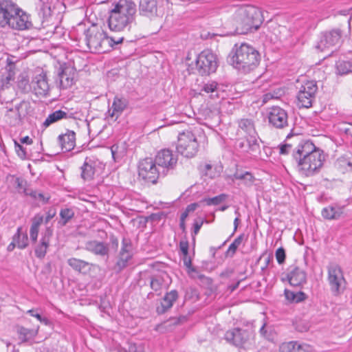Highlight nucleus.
Segmentation results:
<instances>
[{
    "mask_svg": "<svg viewBox=\"0 0 352 352\" xmlns=\"http://www.w3.org/2000/svg\"><path fill=\"white\" fill-rule=\"evenodd\" d=\"M286 279L293 287L302 288L307 283V273L297 266H291L287 270Z\"/></svg>",
    "mask_w": 352,
    "mask_h": 352,
    "instance_id": "a211bd4d",
    "label": "nucleus"
},
{
    "mask_svg": "<svg viewBox=\"0 0 352 352\" xmlns=\"http://www.w3.org/2000/svg\"><path fill=\"white\" fill-rule=\"evenodd\" d=\"M199 206V204L197 203H192L187 206L186 208V210L190 213L192 212H194Z\"/></svg>",
    "mask_w": 352,
    "mask_h": 352,
    "instance_id": "69168bd1",
    "label": "nucleus"
},
{
    "mask_svg": "<svg viewBox=\"0 0 352 352\" xmlns=\"http://www.w3.org/2000/svg\"><path fill=\"white\" fill-rule=\"evenodd\" d=\"M32 27L30 16L16 3L10 0H0V28L25 30Z\"/></svg>",
    "mask_w": 352,
    "mask_h": 352,
    "instance_id": "f03ea898",
    "label": "nucleus"
},
{
    "mask_svg": "<svg viewBox=\"0 0 352 352\" xmlns=\"http://www.w3.org/2000/svg\"><path fill=\"white\" fill-rule=\"evenodd\" d=\"M59 215L60 220L58 224L63 227L66 226L74 217L75 212L72 208L64 207L60 209Z\"/></svg>",
    "mask_w": 352,
    "mask_h": 352,
    "instance_id": "e433bc0d",
    "label": "nucleus"
},
{
    "mask_svg": "<svg viewBox=\"0 0 352 352\" xmlns=\"http://www.w3.org/2000/svg\"><path fill=\"white\" fill-rule=\"evenodd\" d=\"M109 241H110V243H111L112 247L115 249H117L118 247V244H119L118 238L116 236H115L114 235L111 234L109 237Z\"/></svg>",
    "mask_w": 352,
    "mask_h": 352,
    "instance_id": "0e129e2a",
    "label": "nucleus"
},
{
    "mask_svg": "<svg viewBox=\"0 0 352 352\" xmlns=\"http://www.w3.org/2000/svg\"><path fill=\"white\" fill-rule=\"evenodd\" d=\"M328 280L331 289L335 296L341 293V287L344 282V278L341 267L336 264L328 267Z\"/></svg>",
    "mask_w": 352,
    "mask_h": 352,
    "instance_id": "ddd939ff",
    "label": "nucleus"
},
{
    "mask_svg": "<svg viewBox=\"0 0 352 352\" xmlns=\"http://www.w3.org/2000/svg\"><path fill=\"white\" fill-rule=\"evenodd\" d=\"M344 206L338 204L329 205L321 211L322 217L327 220H338L344 212Z\"/></svg>",
    "mask_w": 352,
    "mask_h": 352,
    "instance_id": "cd10ccee",
    "label": "nucleus"
},
{
    "mask_svg": "<svg viewBox=\"0 0 352 352\" xmlns=\"http://www.w3.org/2000/svg\"><path fill=\"white\" fill-rule=\"evenodd\" d=\"M243 13L246 18H248L250 21L252 26L254 27V30H257L262 23L261 12L256 8L251 6L248 7Z\"/></svg>",
    "mask_w": 352,
    "mask_h": 352,
    "instance_id": "2f4dec72",
    "label": "nucleus"
},
{
    "mask_svg": "<svg viewBox=\"0 0 352 352\" xmlns=\"http://www.w3.org/2000/svg\"><path fill=\"white\" fill-rule=\"evenodd\" d=\"M97 162L90 158L86 157L85 160L80 167L81 177L84 180H91L94 178L96 173Z\"/></svg>",
    "mask_w": 352,
    "mask_h": 352,
    "instance_id": "7c9ffc66",
    "label": "nucleus"
},
{
    "mask_svg": "<svg viewBox=\"0 0 352 352\" xmlns=\"http://www.w3.org/2000/svg\"><path fill=\"white\" fill-rule=\"evenodd\" d=\"M178 296V292L175 289H173L170 292H167L162 299L160 305L157 307V313L158 314H164L166 313L173 307V303L177 300Z\"/></svg>",
    "mask_w": 352,
    "mask_h": 352,
    "instance_id": "b1692460",
    "label": "nucleus"
},
{
    "mask_svg": "<svg viewBox=\"0 0 352 352\" xmlns=\"http://www.w3.org/2000/svg\"><path fill=\"white\" fill-rule=\"evenodd\" d=\"M85 249L94 255L105 258L106 261H107L109 257V245L104 242L98 241L97 240L87 241L85 243Z\"/></svg>",
    "mask_w": 352,
    "mask_h": 352,
    "instance_id": "aec40b11",
    "label": "nucleus"
},
{
    "mask_svg": "<svg viewBox=\"0 0 352 352\" xmlns=\"http://www.w3.org/2000/svg\"><path fill=\"white\" fill-rule=\"evenodd\" d=\"M341 36V30L338 29L322 33L316 47L320 51H324L326 49L336 46L340 43Z\"/></svg>",
    "mask_w": 352,
    "mask_h": 352,
    "instance_id": "2eb2a0df",
    "label": "nucleus"
},
{
    "mask_svg": "<svg viewBox=\"0 0 352 352\" xmlns=\"http://www.w3.org/2000/svg\"><path fill=\"white\" fill-rule=\"evenodd\" d=\"M138 175L144 181L155 184L162 176L161 171L157 167L155 160L151 157H146L138 163Z\"/></svg>",
    "mask_w": 352,
    "mask_h": 352,
    "instance_id": "9d476101",
    "label": "nucleus"
},
{
    "mask_svg": "<svg viewBox=\"0 0 352 352\" xmlns=\"http://www.w3.org/2000/svg\"><path fill=\"white\" fill-rule=\"evenodd\" d=\"M68 118L67 112L63 110H56L52 113L49 114L43 122L42 126L44 128H47L51 124H54L63 119H67Z\"/></svg>",
    "mask_w": 352,
    "mask_h": 352,
    "instance_id": "72a5a7b5",
    "label": "nucleus"
},
{
    "mask_svg": "<svg viewBox=\"0 0 352 352\" xmlns=\"http://www.w3.org/2000/svg\"><path fill=\"white\" fill-rule=\"evenodd\" d=\"M336 69L340 75H345L352 72V62L349 60H339L336 63Z\"/></svg>",
    "mask_w": 352,
    "mask_h": 352,
    "instance_id": "a19ab883",
    "label": "nucleus"
},
{
    "mask_svg": "<svg viewBox=\"0 0 352 352\" xmlns=\"http://www.w3.org/2000/svg\"><path fill=\"white\" fill-rule=\"evenodd\" d=\"M32 86L34 94L37 96L44 97L48 95L50 85L47 81L46 73L41 71L36 74L32 80Z\"/></svg>",
    "mask_w": 352,
    "mask_h": 352,
    "instance_id": "6ab92c4d",
    "label": "nucleus"
},
{
    "mask_svg": "<svg viewBox=\"0 0 352 352\" xmlns=\"http://www.w3.org/2000/svg\"><path fill=\"white\" fill-rule=\"evenodd\" d=\"M259 333L262 337L267 340H272L274 339L272 330L270 327L266 326V323L263 324L259 330Z\"/></svg>",
    "mask_w": 352,
    "mask_h": 352,
    "instance_id": "49530a36",
    "label": "nucleus"
},
{
    "mask_svg": "<svg viewBox=\"0 0 352 352\" xmlns=\"http://www.w3.org/2000/svg\"><path fill=\"white\" fill-rule=\"evenodd\" d=\"M237 248H238V247H236L235 245V244L232 243L230 245V246L228 247V249L227 250V251L226 252V256L230 257V258L233 257L236 252Z\"/></svg>",
    "mask_w": 352,
    "mask_h": 352,
    "instance_id": "bf43d9fd",
    "label": "nucleus"
},
{
    "mask_svg": "<svg viewBox=\"0 0 352 352\" xmlns=\"http://www.w3.org/2000/svg\"><path fill=\"white\" fill-rule=\"evenodd\" d=\"M32 198L35 199H38L42 201L44 204H46L48 202L50 197L45 198L44 195L41 192H37L36 190H31L29 192L28 195Z\"/></svg>",
    "mask_w": 352,
    "mask_h": 352,
    "instance_id": "864d4df0",
    "label": "nucleus"
},
{
    "mask_svg": "<svg viewBox=\"0 0 352 352\" xmlns=\"http://www.w3.org/2000/svg\"><path fill=\"white\" fill-rule=\"evenodd\" d=\"M15 184L19 192H23L25 195H28L30 190L27 188V182L21 177H16L15 179Z\"/></svg>",
    "mask_w": 352,
    "mask_h": 352,
    "instance_id": "09e8293b",
    "label": "nucleus"
},
{
    "mask_svg": "<svg viewBox=\"0 0 352 352\" xmlns=\"http://www.w3.org/2000/svg\"><path fill=\"white\" fill-rule=\"evenodd\" d=\"M15 59L16 57L10 56L6 52L0 51V67L6 63V69L8 72L6 76L4 75L0 76V87L8 85L14 78L15 63L16 62Z\"/></svg>",
    "mask_w": 352,
    "mask_h": 352,
    "instance_id": "4468645a",
    "label": "nucleus"
},
{
    "mask_svg": "<svg viewBox=\"0 0 352 352\" xmlns=\"http://www.w3.org/2000/svg\"><path fill=\"white\" fill-rule=\"evenodd\" d=\"M254 331L252 326L234 327L228 330L224 339L228 343L239 349H248L254 344Z\"/></svg>",
    "mask_w": 352,
    "mask_h": 352,
    "instance_id": "423d86ee",
    "label": "nucleus"
},
{
    "mask_svg": "<svg viewBox=\"0 0 352 352\" xmlns=\"http://www.w3.org/2000/svg\"><path fill=\"white\" fill-rule=\"evenodd\" d=\"M133 256L131 255L123 254L119 252L117 257V261L113 267V270L117 273L121 272L124 268H126L128 266L129 262L131 260Z\"/></svg>",
    "mask_w": 352,
    "mask_h": 352,
    "instance_id": "c9c22d12",
    "label": "nucleus"
},
{
    "mask_svg": "<svg viewBox=\"0 0 352 352\" xmlns=\"http://www.w3.org/2000/svg\"><path fill=\"white\" fill-rule=\"evenodd\" d=\"M157 167L161 171L162 177L173 171L177 163V156L168 148L162 149L157 152L155 159Z\"/></svg>",
    "mask_w": 352,
    "mask_h": 352,
    "instance_id": "1a4fd4ad",
    "label": "nucleus"
},
{
    "mask_svg": "<svg viewBox=\"0 0 352 352\" xmlns=\"http://www.w3.org/2000/svg\"><path fill=\"white\" fill-rule=\"evenodd\" d=\"M292 158L298 173L305 177L318 174L325 160L324 152L309 140H300L293 149Z\"/></svg>",
    "mask_w": 352,
    "mask_h": 352,
    "instance_id": "f257e3e1",
    "label": "nucleus"
},
{
    "mask_svg": "<svg viewBox=\"0 0 352 352\" xmlns=\"http://www.w3.org/2000/svg\"><path fill=\"white\" fill-rule=\"evenodd\" d=\"M68 265L74 271L86 274L91 270V263L74 257L67 259Z\"/></svg>",
    "mask_w": 352,
    "mask_h": 352,
    "instance_id": "c85d7f7f",
    "label": "nucleus"
},
{
    "mask_svg": "<svg viewBox=\"0 0 352 352\" xmlns=\"http://www.w3.org/2000/svg\"><path fill=\"white\" fill-rule=\"evenodd\" d=\"M126 352H144V346L142 344H137L135 343L129 342L128 348H123Z\"/></svg>",
    "mask_w": 352,
    "mask_h": 352,
    "instance_id": "3c124183",
    "label": "nucleus"
},
{
    "mask_svg": "<svg viewBox=\"0 0 352 352\" xmlns=\"http://www.w3.org/2000/svg\"><path fill=\"white\" fill-rule=\"evenodd\" d=\"M236 149L245 153H254L259 148V144L255 136L237 139L235 142Z\"/></svg>",
    "mask_w": 352,
    "mask_h": 352,
    "instance_id": "412c9836",
    "label": "nucleus"
},
{
    "mask_svg": "<svg viewBox=\"0 0 352 352\" xmlns=\"http://www.w3.org/2000/svg\"><path fill=\"white\" fill-rule=\"evenodd\" d=\"M245 239H246L245 235V234L243 233L239 235L232 243L235 244L236 247L239 248L242 243V242L245 240Z\"/></svg>",
    "mask_w": 352,
    "mask_h": 352,
    "instance_id": "e2e57ef3",
    "label": "nucleus"
},
{
    "mask_svg": "<svg viewBox=\"0 0 352 352\" xmlns=\"http://www.w3.org/2000/svg\"><path fill=\"white\" fill-rule=\"evenodd\" d=\"M56 215V211L55 210H49L47 212V216L45 217V223H47L52 218L54 217V216Z\"/></svg>",
    "mask_w": 352,
    "mask_h": 352,
    "instance_id": "338daca9",
    "label": "nucleus"
},
{
    "mask_svg": "<svg viewBox=\"0 0 352 352\" xmlns=\"http://www.w3.org/2000/svg\"><path fill=\"white\" fill-rule=\"evenodd\" d=\"M58 142L63 152L71 151L76 146L75 132L67 129L65 133L58 135Z\"/></svg>",
    "mask_w": 352,
    "mask_h": 352,
    "instance_id": "4be33fe9",
    "label": "nucleus"
},
{
    "mask_svg": "<svg viewBox=\"0 0 352 352\" xmlns=\"http://www.w3.org/2000/svg\"><path fill=\"white\" fill-rule=\"evenodd\" d=\"M172 282L169 274L164 271L149 276L151 288L158 294H160L164 289H167Z\"/></svg>",
    "mask_w": 352,
    "mask_h": 352,
    "instance_id": "dca6fc26",
    "label": "nucleus"
},
{
    "mask_svg": "<svg viewBox=\"0 0 352 352\" xmlns=\"http://www.w3.org/2000/svg\"><path fill=\"white\" fill-rule=\"evenodd\" d=\"M38 230H39V228H38V227H34V226L30 227V239L32 241V242L36 241L38 234Z\"/></svg>",
    "mask_w": 352,
    "mask_h": 352,
    "instance_id": "13d9d810",
    "label": "nucleus"
},
{
    "mask_svg": "<svg viewBox=\"0 0 352 352\" xmlns=\"http://www.w3.org/2000/svg\"><path fill=\"white\" fill-rule=\"evenodd\" d=\"M120 252L133 256V245L131 239L123 237Z\"/></svg>",
    "mask_w": 352,
    "mask_h": 352,
    "instance_id": "a18cd8bd",
    "label": "nucleus"
},
{
    "mask_svg": "<svg viewBox=\"0 0 352 352\" xmlns=\"http://www.w3.org/2000/svg\"><path fill=\"white\" fill-rule=\"evenodd\" d=\"M226 195L225 194H221L212 198L205 199L204 201H205L208 206H217L223 202L226 199Z\"/></svg>",
    "mask_w": 352,
    "mask_h": 352,
    "instance_id": "de8ad7c7",
    "label": "nucleus"
},
{
    "mask_svg": "<svg viewBox=\"0 0 352 352\" xmlns=\"http://www.w3.org/2000/svg\"><path fill=\"white\" fill-rule=\"evenodd\" d=\"M137 6L133 0H119L110 11L108 26L111 31L121 32L131 28L135 22Z\"/></svg>",
    "mask_w": 352,
    "mask_h": 352,
    "instance_id": "7ed1b4c3",
    "label": "nucleus"
},
{
    "mask_svg": "<svg viewBox=\"0 0 352 352\" xmlns=\"http://www.w3.org/2000/svg\"><path fill=\"white\" fill-rule=\"evenodd\" d=\"M129 105V100L124 97L115 96L112 103L111 109H109L108 113L111 118L116 120L126 109Z\"/></svg>",
    "mask_w": 352,
    "mask_h": 352,
    "instance_id": "393cba45",
    "label": "nucleus"
},
{
    "mask_svg": "<svg viewBox=\"0 0 352 352\" xmlns=\"http://www.w3.org/2000/svg\"><path fill=\"white\" fill-rule=\"evenodd\" d=\"M76 75V69L74 67L66 64L60 65L58 69L60 87L63 89L71 87L74 83Z\"/></svg>",
    "mask_w": 352,
    "mask_h": 352,
    "instance_id": "f3484780",
    "label": "nucleus"
},
{
    "mask_svg": "<svg viewBox=\"0 0 352 352\" xmlns=\"http://www.w3.org/2000/svg\"><path fill=\"white\" fill-rule=\"evenodd\" d=\"M295 147H293L292 144H285L280 146V154L281 155H287L289 153L293 152V149Z\"/></svg>",
    "mask_w": 352,
    "mask_h": 352,
    "instance_id": "6e6d98bb",
    "label": "nucleus"
},
{
    "mask_svg": "<svg viewBox=\"0 0 352 352\" xmlns=\"http://www.w3.org/2000/svg\"><path fill=\"white\" fill-rule=\"evenodd\" d=\"M17 85L23 93L30 91L32 87V83L30 84V80L27 75L21 74L18 78Z\"/></svg>",
    "mask_w": 352,
    "mask_h": 352,
    "instance_id": "79ce46f5",
    "label": "nucleus"
},
{
    "mask_svg": "<svg viewBox=\"0 0 352 352\" xmlns=\"http://www.w3.org/2000/svg\"><path fill=\"white\" fill-rule=\"evenodd\" d=\"M176 149L177 153L185 157L191 158L195 156L199 150V143L195 135L188 131L179 133Z\"/></svg>",
    "mask_w": 352,
    "mask_h": 352,
    "instance_id": "6e6552de",
    "label": "nucleus"
},
{
    "mask_svg": "<svg viewBox=\"0 0 352 352\" xmlns=\"http://www.w3.org/2000/svg\"><path fill=\"white\" fill-rule=\"evenodd\" d=\"M218 67L217 55L209 50L202 51L195 60V69L201 76H209Z\"/></svg>",
    "mask_w": 352,
    "mask_h": 352,
    "instance_id": "0eeeda50",
    "label": "nucleus"
},
{
    "mask_svg": "<svg viewBox=\"0 0 352 352\" xmlns=\"http://www.w3.org/2000/svg\"><path fill=\"white\" fill-rule=\"evenodd\" d=\"M52 234L46 232L44 235L41 238L38 243L34 248L35 256L40 259H43L47 253V249L50 246V236Z\"/></svg>",
    "mask_w": 352,
    "mask_h": 352,
    "instance_id": "c756f323",
    "label": "nucleus"
},
{
    "mask_svg": "<svg viewBox=\"0 0 352 352\" xmlns=\"http://www.w3.org/2000/svg\"><path fill=\"white\" fill-rule=\"evenodd\" d=\"M276 258L278 264H283L285 261L286 254L285 250L283 248L280 247L278 248L275 253Z\"/></svg>",
    "mask_w": 352,
    "mask_h": 352,
    "instance_id": "603ef678",
    "label": "nucleus"
},
{
    "mask_svg": "<svg viewBox=\"0 0 352 352\" xmlns=\"http://www.w3.org/2000/svg\"><path fill=\"white\" fill-rule=\"evenodd\" d=\"M41 3L38 12L41 25L46 28L50 25L53 20V10L51 6L47 3L48 0H39Z\"/></svg>",
    "mask_w": 352,
    "mask_h": 352,
    "instance_id": "5701e85b",
    "label": "nucleus"
},
{
    "mask_svg": "<svg viewBox=\"0 0 352 352\" xmlns=\"http://www.w3.org/2000/svg\"><path fill=\"white\" fill-rule=\"evenodd\" d=\"M279 352H312L310 345L297 341L283 342L280 345Z\"/></svg>",
    "mask_w": 352,
    "mask_h": 352,
    "instance_id": "bb28decb",
    "label": "nucleus"
},
{
    "mask_svg": "<svg viewBox=\"0 0 352 352\" xmlns=\"http://www.w3.org/2000/svg\"><path fill=\"white\" fill-rule=\"evenodd\" d=\"M189 243L186 239H182L179 241V250L182 254V261L184 265L187 268L188 274L196 273L197 270L192 265V258L188 253Z\"/></svg>",
    "mask_w": 352,
    "mask_h": 352,
    "instance_id": "a878e982",
    "label": "nucleus"
},
{
    "mask_svg": "<svg viewBox=\"0 0 352 352\" xmlns=\"http://www.w3.org/2000/svg\"><path fill=\"white\" fill-rule=\"evenodd\" d=\"M204 223H208V221L204 218H197L195 219L192 226V245H195V241H196V235L199 233L201 228L202 227Z\"/></svg>",
    "mask_w": 352,
    "mask_h": 352,
    "instance_id": "37998d69",
    "label": "nucleus"
},
{
    "mask_svg": "<svg viewBox=\"0 0 352 352\" xmlns=\"http://www.w3.org/2000/svg\"><path fill=\"white\" fill-rule=\"evenodd\" d=\"M284 294L286 300L291 303H299L303 302L307 298V295L301 291L295 292L285 289Z\"/></svg>",
    "mask_w": 352,
    "mask_h": 352,
    "instance_id": "f704fd0d",
    "label": "nucleus"
},
{
    "mask_svg": "<svg viewBox=\"0 0 352 352\" xmlns=\"http://www.w3.org/2000/svg\"><path fill=\"white\" fill-rule=\"evenodd\" d=\"M20 142L21 144H25L30 145V144H32L33 141L28 136H25V137H23V138L20 139Z\"/></svg>",
    "mask_w": 352,
    "mask_h": 352,
    "instance_id": "774afa93",
    "label": "nucleus"
},
{
    "mask_svg": "<svg viewBox=\"0 0 352 352\" xmlns=\"http://www.w3.org/2000/svg\"><path fill=\"white\" fill-rule=\"evenodd\" d=\"M14 148L16 153L21 159L24 160L27 158L28 153L25 147L16 141H14Z\"/></svg>",
    "mask_w": 352,
    "mask_h": 352,
    "instance_id": "8fccbe9b",
    "label": "nucleus"
},
{
    "mask_svg": "<svg viewBox=\"0 0 352 352\" xmlns=\"http://www.w3.org/2000/svg\"><path fill=\"white\" fill-rule=\"evenodd\" d=\"M235 214L237 215V217L234 220V230L230 236H233L234 232L237 230L239 224L241 221V220L239 219V217L241 216V214H240L238 209L235 210Z\"/></svg>",
    "mask_w": 352,
    "mask_h": 352,
    "instance_id": "680f3d73",
    "label": "nucleus"
},
{
    "mask_svg": "<svg viewBox=\"0 0 352 352\" xmlns=\"http://www.w3.org/2000/svg\"><path fill=\"white\" fill-rule=\"evenodd\" d=\"M260 59L261 56L255 48L242 43L229 55L228 62L241 73L248 74L256 68Z\"/></svg>",
    "mask_w": 352,
    "mask_h": 352,
    "instance_id": "39448f33",
    "label": "nucleus"
},
{
    "mask_svg": "<svg viewBox=\"0 0 352 352\" xmlns=\"http://www.w3.org/2000/svg\"><path fill=\"white\" fill-rule=\"evenodd\" d=\"M19 109H20V106L16 105V106H15L14 109H9V111L13 113L15 115V116H16L15 121L16 123H19L21 120V116L19 113Z\"/></svg>",
    "mask_w": 352,
    "mask_h": 352,
    "instance_id": "052dcab7",
    "label": "nucleus"
},
{
    "mask_svg": "<svg viewBox=\"0 0 352 352\" xmlns=\"http://www.w3.org/2000/svg\"><path fill=\"white\" fill-rule=\"evenodd\" d=\"M239 130L243 131L249 137L256 133L254 122L251 119L243 118L238 122Z\"/></svg>",
    "mask_w": 352,
    "mask_h": 352,
    "instance_id": "4c0bfd02",
    "label": "nucleus"
},
{
    "mask_svg": "<svg viewBox=\"0 0 352 352\" xmlns=\"http://www.w3.org/2000/svg\"><path fill=\"white\" fill-rule=\"evenodd\" d=\"M267 118L270 126L276 129H284L289 126L287 111L278 106H273L268 109Z\"/></svg>",
    "mask_w": 352,
    "mask_h": 352,
    "instance_id": "f8f14e48",
    "label": "nucleus"
},
{
    "mask_svg": "<svg viewBox=\"0 0 352 352\" xmlns=\"http://www.w3.org/2000/svg\"><path fill=\"white\" fill-rule=\"evenodd\" d=\"M84 41L88 49L92 53H104L109 48H115L116 45L121 43L124 37L116 39L109 36L107 34L96 25H91L84 31Z\"/></svg>",
    "mask_w": 352,
    "mask_h": 352,
    "instance_id": "20e7f679",
    "label": "nucleus"
},
{
    "mask_svg": "<svg viewBox=\"0 0 352 352\" xmlns=\"http://www.w3.org/2000/svg\"><path fill=\"white\" fill-rule=\"evenodd\" d=\"M21 230L22 228L21 227L18 228L13 238L18 248L23 250L28 245V237L27 233L21 234Z\"/></svg>",
    "mask_w": 352,
    "mask_h": 352,
    "instance_id": "ea45409f",
    "label": "nucleus"
},
{
    "mask_svg": "<svg viewBox=\"0 0 352 352\" xmlns=\"http://www.w3.org/2000/svg\"><path fill=\"white\" fill-rule=\"evenodd\" d=\"M245 177L243 180V184L247 187H251L253 186L255 182L254 176L249 171H245Z\"/></svg>",
    "mask_w": 352,
    "mask_h": 352,
    "instance_id": "5fc2aeb1",
    "label": "nucleus"
},
{
    "mask_svg": "<svg viewBox=\"0 0 352 352\" xmlns=\"http://www.w3.org/2000/svg\"><path fill=\"white\" fill-rule=\"evenodd\" d=\"M19 339L22 342H28L32 340L37 334V331L34 329H27L23 327H20L17 329Z\"/></svg>",
    "mask_w": 352,
    "mask_h": 352,
    "instance_id": "58836bf2",
    "label": "nucleus"
},
{
    "mask_svg": "<svg viewBox=\"0 0 352 352\" xmlns=\"http://www.w3.org/2000/svg\"><path fill=\"white\" fill-rule=\"evenodd\" d=\"M248 18H246L244 13L240 16L237 21L235 32L238 34H246L249 32H253L254 27L252 26Z\"/></svg>",
    "mask_w": 352,
    "mask_h": 352,
    "instance_id": "473e14b6",
    "label": "nucleus"
},
{
    "mask_svg": "<svg viewBox=\"0 0 352 352\" xmlns=\"http://www.w3.org/2000/svg\"><path fill=\"white\" fill-rule=\"evenodd\" d=\"M43 222V217L40 214H36L32 219V226L39 228Z\"/></svg>",
    "mask_w": 352,
    "mask_h": 352,
    "instance_id": "4d7b16f0",
    "label": "nucleus"
},
{
    "mask_svg": "<svg viewBox=\"0 0 352 352\" xmlns=\"http://www.w3.org/2000/svg\"><path fill=\"white\" fill-rule=\"evenodd\" d=\"M219 90V84L215 81H208L202 85L201 89V91H204L206 94H214L218 97V92Z\"/></svg>",
    "mask_w": 352,
    "mask_h": 352,
    "instance_id": "c03bdc74",
    "label": "nucleus"
},
{
    "mask_svg": "<svg viewBox=\"0 0 352 352\" xmlns=\"http://www.w3.org/2000/svg\"><path fill=\"white\" fill-rule=\"evenodd\" d=\"M317 90L318 86L316 81L310 80L304 82L300 87L296 96L299 107H311L315 100Z\"/></svg>",
    "mask_w": 352,
    "mask_h": 352,
    "instance_id": "9b49d317",
    "label": "nucleus"
}]
</instances>
